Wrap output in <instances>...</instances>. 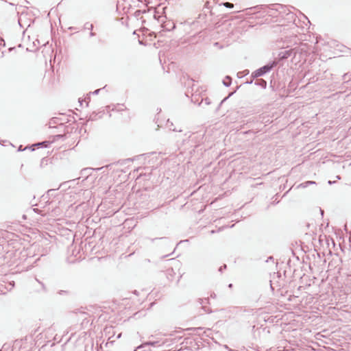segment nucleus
<instances>
[{"instance_id": "obj_4", "label": "nucleus", "mask_w": 351, "mask_h": 351, "mask_svg": "<svg viewBox=\"0 0 351 351\" xmlns=\"http://www.w3.org/2000/svg\"><path fill=\"white\" fill-rule=\"evenodd\" d=\"M306 183H309V184H315V182L309 181V182H307Z\"/></svg>"}, {"instance_id": "obj_2", "label": "nucleus", "mask_w": 351, "mask_h": 351, "mask_svg": "<svg viewBox=\"0 0 351 351\" xmlns=\"http://www.w3.org/2000/svg\"><path fill=\"white\" fill-rule=\"evenodd\" d=\"M291 51H286L280 54V59H285L289 58L291 56Z\"/></svg>"}, {"instance_id": "obj_3", "label": "nucleus", "mask_w": 351, "mask_h": 351, "mask_svg": "<svg viewBox=\"0 0 351 351\" xmlns=\"http://www.w3.org/2000/svg\"><path fill=\"white\" fill-rule=\"evenodd\" d=\"M223 5L224 6L228 8H232L234 7V5L229 2L224 3Z\"/></svg>"}, {"instance_id": "obj_1", "label": "nucleus", "mask_w": 351, "mask_h": 351, "mask_svg": "<svg viewBox=\"0 0 351 351\" xmlns=\"http://www.w3.org/2000/svg\"><path fill=\"white\" fill-rule=\"evenodd\" d=\"M271 69L270 66H264L261 69H260L258 72H257V75H263L264 73L268 71L269 69Z\"/></svg>"}]
</instances>
